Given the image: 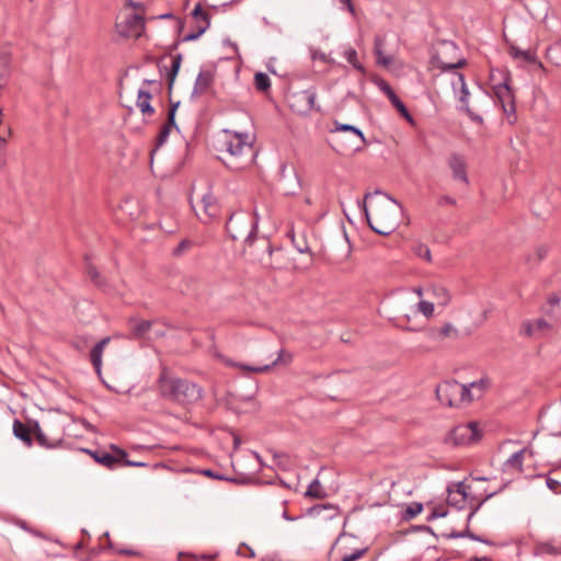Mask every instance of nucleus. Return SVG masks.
<instances>
[{
    "label": "nucleus",
    "instance_id": "nucleus-59",
    "mask_svg": "<svg viewBox=\"0 0 561 561\" xmlns=\"http://www.w3.org/2000/svg\"><path fill=\"white\" fill-rule=\"evenodd\" d=\"M203 473L207 477H211V478H217V479H221L220 476H216L211 470L207 469V470H204Z\"/></svg>",
    "mask_w": 561,
    "mask_h": 561
},
{
    "label": "nucleus",
    "instance_id": "nucleus-44",
    "mask_svg": "<svg viewBox=\"0 0 561 561\" xmlns=\"http://www.w3.org/2000/svg\"><path fill=\"white\" fill-rule=\"evenodd\" d=\"M447 515V511L444 507H435L433 512L427 517V520H434L436 518L445 517Z\"/></svg>",
    "mask_w": 561,
    "mask_h": 561
},
{
    "label": "nucleus",
    "instance_id": "nucleus-57",
    "mask_svg": "<svg viewBox=\"0 0 561 561\" xmlns=\"http://www.w3.org/2000/svg\"><path fill=\"white\" fill-rule=\"evenodd\" d=\"M465 489H466V485H465L463 483H458V484H457V492H458V493H460V494H462V495H463V497L466 496V491H465Z\"/></svg>",
    "mask_w": 561,
    "mask_h": 561
},
{
    "label": "nucleus",
    "instance_id": "nucleus-50",
    "mask_svg": "<svg viewBox=\"0 0 561 561\" xmlns=\"http://www.w3.org/2000/svg\"><path fill=\"white\" fill-rule=\"evenodd\" d=\"M561 301V294L559 293H553L551 294L549 297H548V305L553 308L556 306H558Z\"/></svg>",
    "mask_w": 561,
    "mask_h": 561
},
{
    "label": "nucleus",
    "instance_id": "nucleus-29",
    "mask_svg": "<svg viewBox=\"0 0 561 561\" xmlns=\"http://www.w3.org/2000/svg\"><path fill=\"white\" fill-rule=\"evenodd\" d=\"M151 327H152L151 321H148V320L138 321L131 327L129 337L130 339L145 337L146 334L150 331Z\"/></svg>",
    "mask_w": 561,
    "mask_h": 561
},
{
    "label": "nucleus",
    "instance_id": "nucleus-16",
    "mask_svg": "<svg viewBox=\"0 0 561 561\" xmlns=\"http://www.w3.org/2000/svg\"><path fill=\"white\" fill-rule=\"evenodd\" d=\"M316 98L317 91L314 88H309L299 92L294 93L290 96L291 106H296L297 103L302 104V107L299 108V112H309L316 108Z\"/></svg>",
    "mask_w": 561,
    "mask_h": 561
},
{
    "label": "nucleus",
    "instance_id": "nucleus-53",
    "mask_svg": "<svg viewBox=\"0 0 561 561\" xmlns=\"http://www.w3.org/2000/svg\"><path fill=\"white\" fill-rule=\"evenodd\" d=\"M438 205L445 206V205H456V199L449 195L440 196L438 199Z\"/></svg>",
    "mask_w": 561,
    "mask_h": 561
},
{
    "label": "nucleus",
    "instance_id": "nucleus-28",
    "mask_svg": "<svg viewBox=\"0 0 561 561\" xmlns=\"http://www.w3.org/2000/svg\"><path fill=\"white\" fill-rule=\"evenodd\" d=\"M510 55L514 59H520L527 64H536L537 62V57L534 51L519 49L515 45L510 46Z\"/></svg>",
    "mask_w": 561,
    "mask_h": 561
},
{
    "label": "nucleus",
    "instance_id": "nucleus-38",
    "mask_svg": "<svg viewBox=\"0 0 561 561\" xmlns=\"http://www.w3.org/2000/svg\"><path fill=\"white\" fill-rule=\"evenodd\" d=\"M87 273H88V276L90 277V279L98 286V287H101L103 288L105 286V280L103 279V277L100 275V273L98 272L96 267L91 265V264H88L87 265Z\"/></svg>",
    "mask_w": 561,
    "mask_h": 561
},
{
    "label": "nucleus",
    "instance_id": "nucleus-30",
    "mask_svg": "<svg viewBox=\"0 0 561 561\" xmlns=\"http://www.w3.org/2000/svg\"><path fill=\"white\" fill-rule=\"evenodd\" d=\"M490 385V380L488 378H481L479 380L472 381L469 385H466L470 388V392L473 394V400L480 398L486 388Z\"/></svg>",
    "mask_w": 561,
    "mask_h": 561
},
{
    "label": "nucleus",
    "instance_id": "nucleus-33",
    "mask_svg": "<svg viewBox=\"0 0 561 561\" xmlns=\"http://www.w3.org/2000/svg\"><path fill=\"white\" fill-rule=\"evenodd\" d=\"M345 59L356 69L358 70L359 72H365V68L364 66L358 61V58H357V51L352 48V47H348L344 50L343 53Z\"/></svg>",
    "mask_w": 561,
    "mask_h": 561
},
{
    "label": "nucleus",
    "instance_id": "nucleus-23",
    "mask_svg": "<svg viewBox=\"0 0 561 561\" xmlns=\"http://www.w3.org/2000/svg\"><path fill=\"white\" fill-rule=\"evenodd\" d=\"M150 100V92L144 88H140L138 91L137 107L142 114L152 115L154 113V108L151 106Z\"/></svg>",
    "mask_w": 561,
    "mask_h": 561
},
{
    "label": "nucleus",
    "instance_id": "nucleus-54",
    "mask_svg": "<svg viewBox=\"0 0 561 561\" xmlns=\"http://www.w3.org/2000/svg\"><path fill=\"white\" fill-rule=\"evenodd\" d=\"M523 328H524L525 333L527 335H533V334L536 333V329H535L534 322H526V323H524Z\"/></svg>",
    "mask_w": 561,
    "mask_h": 561
},
{
    "label": "nucleus",
    "instance_id": "nucleus-17",
    "mask_svg": "<svg viewBox=\"0 0 561 561\" xmlns=\"http://www.w3.org/2000/svg\"><path fill=\"white\" fill-rule=\"evenodd\" d=\"M214 73L210 70H202L198 72L192 91V98L205 94L211 87Z\"/></svg>",
    "mask_w": 561,
    "mask_h": 561
},
{
    "label": "nucleus",
    "instance_id": "nucleus-35",
    "mask_svg": "<svg viewBox=\"0 0 561 561\" xmlns=\"http://www.w3.org/2000/svg\"><path fill=\"white\" fill-rule=\"evenodd\" d=\"M254 85L256 90L265 92L271 88L270 77L264 72H257L254 76Z\"/></svg>",
    "mask_w": 561,
    "mask_h": 561
},
{
    "label": "nucleus",
    "instance_id": "nucleus-10",
    "mask_svg": "<svg viewBox=\"0 0 561 561\" xmlns=\"http://www.w3.org/2000/svg\"><path fill=\"white\" fill-rule=\"evenodd\" d=\"M192 20L194 23V30L183 36L182 42H192L199 38L210 26V18L201 5L197 3L192 11Z\"/></svg>",
    "mask_w": 561,
    "mask_h": 561
},
{
    "label": "nucleus",
    "instance_id": "nucleus-27",
    "mask_svg": "<svg viewBox=\"0 0 561 561\" xmlns=\"http://www.w3.org/2000/svg\"><path fill=\"white\" fill-rule=\"evenodd\" d=\"M182 64V55L178 54L172 58V65L167 71L169 92H171Z\"/></svg>",
    "mask_w": 561,
    "mask_h": 561
},
{
    "label": "nucleus",
    "instance_id": "nucleus-5",
    "mask_svg": "<svg viewBox=\"0 0 561 561\" xmlns=\"http://www.w3.org/2000/svg\"><path fill=\"white\" fill-rule=\"evenodd\" d=\"M226 229L232 240L244 238V241L250 244L256 232V222L248 214H232L226 224Z\"/></svg>",
    "mask_w": 561,
    "mask_h": 561
},
{
    "label": "nucleus",
    "instance_id": "nucleus-39",
    "mask_svg": "<svg viewBox=\"0 0 561 561\" xmlns=\"http://www.w3.org/2000/svg\"><path fill=\"white\" fill-rule=\"evenodd\" d=\"M275 465L282 470H289L291 468L290 457L286 454L274 455Z\"/></svg>",
    "mask_w": 561,
    "mask_h": 561
},
{
    "label": "nucleus",
    "instance_id": "nucleus-47",
    "mask_svg": "<svg viewBox=\"0 0 561 561\" xmlns=\"http://www.w3.org/2000/svg\"><path fill=\"white\" fill-rule=\"evenodd\" d=\"M450 537H453V538L469 537L470 539L476 540V541L486 542V540H483L479 536H477L472 533H469V531L451 534Z\"/></svg>",
    "mask_w": 561,
    "mask_h": 561
},
{
    "label": "nucleus",
    "instance_id": "nucleus-11",
    "mask_svg": "<svg viewBox=\"0 0 561 561\" xmlns=\"http://www.w3.org/2000/svg\"><path fill=\"white\" fill-rule=\"evenodd\" d=\"M458 47L453 42H443L442 50H438L434 57L435 65L442 71L455 70L463 67L466 65V60L463 58H459L456 61H448L445 58V53H456Z\"/></svg>",
    "mask_w": 561,
    "mask_h": 561
},
{
    "label": "nucleus",
    "instance_id": "nucleus-1",
    "mask_svg": "<svg viewBox=\"0 0 561 561\" xmlns=\"http://www.w3.org/2000/svg\"><path fill=\"white\" fill-rule=\"evenodd\" d=\"M371 230L381 236H389L398 227L402 206L390 195L376 190L365 194L359 204Z\"/></svg>",
    "mask_w": 561,
    "mask_h": 561
},
{
    "label": "nucleus",
    "instance_id": "nucleus-62",
    "mask_svg": "<svg viewBox=\"0 0 561 561\" xmlns=\"http://www.w3.org/2000/svg\"><path fill=\"white\" fill-rule=\"evenodd\" d=\"M409 123L411 124H414V119L413 117L411 116V114L409 113V111L407 110V114H401Z\"/></svg>",
    "mask_w": 561,
    "mask_h": 561
},
{
    "label": "nucleus",
    "instance_id": "nucleus-8",
    "mask_svg": "<svg viewBox=\"0 0 561 561\" xmlns=\"http://www.w3.org/2000/svg\"><path fill=\"white\" fill-rule=\"evenodd\" d=\"M112 453L106 450H90L84 449L98 463L107 469H115L121 466L123 459L127 457V453L116 445H111Z\"/></svg>",
    "mask_w": 561,
    "mask_h": 561
},
{
    "label": "nucleus",
    "instance_id": "nucleus-56",
    "mask_svg": "<svg viewBox=\"0 0 561 561\" xmlns=\"http://www.w3.org/2000/svg\"><path fill=\"white\" fill-rule=\"evenodd\" d=\"M342 4H345L350 12H354V7L352 4V0H340Z\"/></svg>",
    "mask_w": 561,
    "mask_h": 561
},
{
    "label": "nucleus",
    "instance_id": "nucleus-58",
    "mask_svg": "<svg viewBox=\"0 0 561 561\" xmlns=\"http://www.w3.org/2000/svg\"><path fill=\"white\" fill-rule=\"evenodd\" d=\"M469 561H492V560L488 557H472L469 559Z\"/></svg>",
    "mask_w": 561,
    "mask_h": 561
},
{
    "label": "nucleus",
    "instance_id": "nucleus-25",
    "mask_svg": "<svg viewBox=\"0 0 561 561\" xmlns=\"http://www.w3.org/2000/svg\"><path fill=\"white\" fill-rule=\"evenodd\" d=\"M526 451H527V449L523 448V449L514 453L513 455H511L507 458V460L504 462L505 470L515 469V470L522 472L523 471V462H524Z\"/></svg>",
    "mask_w": 561,
    "mask_h": 561
},
{
    "label": "nucleus",
    "instance_id": "nucleus-26",
    "mask_svg": "<svg viewBox=\"0 0 561 561\" xmlns=\"http://www.w3.org/2000/svg\"><path fill=\"white\" fill-rule=\"evenodd\" d=\"M182 64V55L178 54L172 58V65L167 71L169 92H171Z\"/></svg>",
    "mask_w": 561,
    "mask_h": 561
},
{
    "label": "nucleus",
    "instance_id": "nucleus-7",
    "mask_svg": "<svg viewBox=\"0 0 561 561\" xmlns=\"http://www.w3.org/2000/svg\"><path fill=\"white\" fill-rule=\"evenodd\" d=\"M482 434L477 422L455 426L445 437V443L453 446H468L480 440Z\"/></svg>",
    "mask_w": 561,
    "mask_h": 561
},
{
    "label": "nucleus",
    "instance_id": "nucleus-12",
    "mask_svg": "<svg viewBox=\"0 0 561 561\" xmlns=\"http://www.w3.org/2000/svg\"><path fill=\"white\" fill-rule=\"evenodd\" d=\"M455 93L459 90L458 100L462 103V110L469 115V117L477 123H482V117L474 112L468 105L469 90L467 88L465 77L461 73H456L455 79L451 81Z\"/></svg>",
    "mask_w": 561,
    "mask_h": 561
},
{
    "label": "nucleus",
    "instance_id": "nucleus-19",
    "mask_svg": "<svg viewBox=\"0 0 561 561\" xmlns=\"http://www.w3.org/2000/svg\"><path fill=\"white\" fill-rule=\"evenodd\" d=\"M33 435L35 436L37 444L47 449L58 448L64 443L62 438H48L37 422H35L33 426Z\"/></svg>",
    "mask_w": 561,
    "mask_h": 561
},
{
    "label": "nucleus",
    "instance_id": "nucleus-43",
    "mask_svg": "<svg viewBox=\"0 0 561 561\" xmlns=\"http://www.w3.org/2000/svg\"><path fill=\"white\" fill-rule=\"evenodd\" d=\"M379 88L387 95L389 101H391L393 98L398 96L396 94V92L392 90V88L386 81H381L379 83Z\"/></svg>",
    "mask_w": 561,
    "mask_h": 561
},
{
    "label": "nucleus",
    "instance_id": "nucleus-49",
    "mask_svg": "<svg viewBox=\"0 0 561 561\" xmlns=\"http://www.w3.org/2000/svg\"><path fill=\"white\" fill-rule=\"evenodd\" d=\"M536 332L543 331L550 328V324L545 319H537L534 321Z\"/></svg>",
    "mask_w": 561,
    "mask_h": 561
},
{
    "label": "nucleus",
    "instance_id": "nucleus-18",
    "mask_svg": "<svg viewBox=\"0 0 561 561\" xmlns=\"http://www.w3.org/2000/svg\"><path fill=\"white\" fill-rule=\"evenodd\" d=\"M550 247L546 243L537 244L525 254V263L530 267H537L549 254Z\"/></svg>",
    "mask_w": 561,
    "mask_h": 561
},
{
    "label": "nucleus",
    "instance_id": "nucleus-63",
    "mask_svg": "<svg viewBox=\"0 0 561 561\" xmlns=\"http://www.w3.org/2000/svg\"><path fill=\"white\" fill-rule=\"evenodd\" d=\"M0 129L7 134V129H10L7 125L2 124V115L0 116Z\"/></svg>",
    "mask_w": 561,
    "mask_h": 561
},
{
    "label": "nucleus",
    "instance_id": "nucleus-46",
    "mask_svg": "<svg viewBox=\"0 0 561 561\" xmlns=\"http://www.w3.org/2000/svg\"><path fill=\"white\" fill-rule=\"evenodd\" d=\"M390 102L400 114H407L408 108L399 96L393 98Z\"/></svg>",
    "mask_w": 561,
    "mask_h": 561
},
{
    "label": "nucleus",
    "instance_id": "nucleus-13",
    "mask_svg": "<svg viewBox=\"0 0 561 561\" xmlns=\"http://www.w3.org/2000/svg\"><path fill=\"white\" fill-rule=\"evenodd\" d=\"M496 102L501 105L505 114L515 113V101L513 92L507 83V79L500 84L493 87Z\"/></svg>",
    "mask_w": 561,
    "mask_h": 561
},
{
    "label": "nucleus",
    "instance_id": "nucleus-52",
    "mask_svg": "<svg viewBox=\"0 0 561 561\" xmlns=\"http://www.w3.org/2000/svg\"><path fill=\"white\" fill-rule=\"evenodd\" d=\"M121 466H127V467H147L148 463L144 462V461H133V460H129L127 459V457L125 459H123Z\"/></svg>",
    "mask_w": 561,
    "mask_h": 561
},
{
    "label": "nucleus",
    "instance_id": "nucleus-42",
    "mask_svg": "<svg viewBox=\"0 0 561 561\" xmlns=\"http://www.w3.org/2000/svg\"><path fill=\"white\" fill-rule=\"evenodd\" d=\"M414 252L417 256L424 259L425 261L430 262L431 261V250L430 248L426 245V244H417L415 248H414Z\"/></svg>",
    "mask_w": 561,
    "mask_h": 561
},
{
    "label": "nucleus",
    "instance_id": "nucleus-51",
    "mask_svg": "<svg viewBox=\"0 0 561 561\" xmlns=\"http://www.w3.org/2000/svg\"><path fill=\"white\" fill-rule=\"evenodd\" d=\"M163 126H169V129L171 130L172 127L178 128L175 124V115H174V108H170L168 113V121Z\"/></svg>",
    "mask_w": 561,
    "mask_h": 561
},
{
    "label": "nucleus",
    "instance_id": "nucleus-24",
    "mask_svg": "<svg viewBox=\"0 0 561 561\" xmlns=\"http://www.w3.org/2000/svg\"><path fill=\"white\" fill-rule=\"evenodd\" d=\"M460 337L459 330L451 323L447 322L444 323L439 329L435 332V339L436 340H458Z\"/></svg>",
    "mask_w": 561,
    "mask_h": 561
},
{
    "label": "nucleus",
    "instance_id": "nucleus-40",
    "mask_svg": "<svg viewBox=\"0 0 561 561\" xmlns=\"http://www.w3.org/2000/svg\"><path fill=\"white\" fill-rule=\"evenodd\" d=\"M416 311L422 312L426 318H430L434 313V304L426 300H421L416 305Z\"/></svg>",
    "mask_w": 561,
    "mask_h": 561
},
{
    "label": "nucleus",
    "instance_id": "nucleus-15",
    "mask_svg": "<svg viewBox=\"0 0 561 561\" xmlns=\"http://www.w3.org/2000/svg\"><path fill=\"white\" fill-rule=\"evenodd\" d=\"M447 163L451 170L454 180L462 182L466 185L469 184L467 175V162L462 154L457 152L451 153Z\"/></svg>",
    "mask_w": 561,
    "mask_h": 561
},
{
    "label": "nucleus",
    "instance_id": "nucleus-60",
    "mask_svg": "<svg viewBox=\"0 0 561 561\" xmlns=\"http://www.w3.org/2000/svg\"><path fill=\"white\" fill-rule=\"evenodd\" d=\"M142 85H160V83H158L156 80H148L146 79L144 82H142Z\"/></svg>",
    "mask_w": 561,
    "mask_h": 561
},
{
    "label": "nucleus",
    "instance_id": "nucleus-4",
    "mask_svg": "<svg viewBox=\"0 0 561 561\" xmlns=\"http://www.w3.org/2000/svg\"><path fill=\"white\" fill-rule=\"evenodd\" d=\"M436 397L442 404L450 408L460 407L463 403L473 401L470 388L456 380L439 383L436 387Z\"/></svg>",
    "mask_w": 561,
    "mask_h": 561
},
{
    "label": "nucleus",
    "instance_id": "nucleus-48",
    "mask_svg": "<svg viewBox=\"0 0 561 561\" xmlns=\"http://www.w3.org/2000/svg\"><path fill=\"white\" fill-rule=\"evenodd\" d=\"M191 242L187 241V240H183L182 242L179 243V245L173 250V254L174 255H181L182 253H184L190 247H191Z\"/></svg>",
    "mask_w": 561,
    "mask_h": 561
},
{
    "label": "nucleus",
    "instance_id": "nucleus-2",
    "mask_svg": "<svg viewBox=\"0 0 561 561\" xmlns=\"http://www.w3.org/2000/svg\"><path fill=\"white\" fill-rule=\"evenodd\" d=\"M158 389L165 400L183 405L196 403L203 397L199 386L187 379L170 376L165 370L159 376Z\"/></svg>",
    "mask_w": 561,
    "mask_h": 561
},
{
    "label": "nucleus",
    "instance_id": "nucleus-3",
    "mask_svg": "<svg viewBox=\"0 0 561 561\" xmlns=\"http://www.w3.org/2000/svg\"><path fill=\"white\" fill-rule=\"evenodd\" d=\"M225 147L231 159L228 163L233 169H243L254 160L255 152L248 134L226 131Z\"/></svg>",
    "mask_w": 561,
    "mask_h": 561
},
{
    "label": "nucleus",
    "instance_id": "nucleus-14",
    "mask_svg": "<svg viewBox=\"0 0 561 561\" xmlns=\"http://www.w3.org/2000/svg\"><path fill=\"white\" fill-rule=\"evenodd\" d=\"M293 360V356L290 353L286 352L285 350H280L279 353H278V356L277 358L270 365H263V366H250V365H245V364H240V363H233V362H229L228 364L230 366H233V367H238L244 371H249V373H266V371H270L272 369V367L276 366L277 364H284V365H288L289 363H291Z\"/></svg>",
    "mask_w": 561,
    "mask_h": 561
},
{
    "label": "nucleus",
    "instance_id": "nucleus-31",
    "mask_svg": "<svg viewBox=\"0 0 561 561\" xmlns=\"http://www.w3.org/2000/svg\"><path fill=\"white\" fill-rule=\"evenodd\" d=\"M431 291L432 295L436 298L438 305L446 306L450 301V295L445 287L433 286Z\"/></svg>",
    "mask_w": 561,
    "mask_h": 561
},
{
    "label": "nucleus",
    "instance_id": "nucleus-61",
    "mask_svg": "<svg viewBox=\"0 0 561 561\" xmlns=\"http://www.w3.org/2000/svg\"><path fill=\"white\" fill-rule=\"evenodd\" d=\"M409 123L411 124H414V119L413 117L411 116V114L409 113V111L407 110V114H401Z\"/></svg>",
    "mask_w": 561,
    "mask_h": 561
},
{
    "label": "nucleus",
    "instance_id": "nucleus-37",
    "mask_svg": "<svg viewBox=\"0 0 561 561\" xmlns=\"http://www.w3.org/2000/svg\"><path fill=\"white\" fill-rule=\"evenodd\" d=\"M423 511V505L421 503H412L409 506L405 507V510L402 513V518L404 520H410L421 514Z\"/></svg>",
    "mask_w": 561,
    "mask_h": 561
},
{
    "label": "nucleus",
    "instance_id": "nucleus-22",
    "mask_svg": "<svg viewBox=\"0 0 561 561\" xmlns=\"http://www.w3.org/2000/svg\"><path fill=\"white\" fill-rule=\"evenodd\" d=\"M201 203H202V207H203L204 215H205L206 219L215 218L218 215L219 207H218L216 198L213 196L211 193L204 194Z\"/></svg>",
    "mask_w": 561,
    "mask_h": 561
},
{
    "label": "nucleus",
    "instance_id": "nucleus-21",
    "mask_svg": "<svg viewBox=\"0 0 561 561\" xmlns=\"http://www.w3.org/2000/svg\"><path fill=\"white\" fill-rule=\"evenodd\" d=\"M13 434L16 438L22 440L27 447L33 445V428H30L20 420H14L13 422Z\"/></svg>",
    "mask_w": 561,
    "mask_h": 561
},
{
    "label": "nucleus",
    "instance_id": "nucleus-55",
    "mask_svg": "<svg viewBox=\"0 0 561 561\" xmlns=\"http://www.w3.org/2000/svg\"><path fill=\"white\" fill-rule=\"evenodd\" d=\"M561 51V41L556 42L550 48H548V55L551 57V55L554 51Z\"/></svg>",
    "mask_w": 561,
    "mask_h": 561
},
{
    "label": "nucleus",
    "instance_id": "nucleus-6",
    "mask_svg": "<svg viewBox=\"0 0 561 561\" xmlns=\"http://www.w3.org/2000/svg\"><path fill=\"white\" fill-rule=\"evenodd\" d=\"M358 543V539L351 535L343 533L335 540L334 547L340 554V561H363L369 551L368 546Z\"/></svg>",
    "mask_w": 561,
    "mask_h": 561
},
{
    "label": "nucleus",
    "instance_id": "nucleus-9",
    "mask_svg": "<svg viewBox=\"0 0 561 561\" xmlns=\"http://www.w3.org/2000/svg\"><path fill=\"white\" fill-rule=\"evenodd\" d=\"M118 34L126 38H138L145 30V20L136 13H128L116 23Z\"/></svg>",
    "mask_w": 561,
    "mask_h": 561
},
{
    "label": "nucleus",
    "instance_id": "nucleus-64",
    "mask_svg": "<svg viewBox=\"0 0 561 561\" xmlns=\"http://www.w3.org/2000/svg\"><path fill=\"white\" fill-rule=\"evenodd\" d=\"M119 553H122V554H127V556H133V554H135V553H134V551H131V550H122V551H119Z\"/></svg>",
    "mask_w": 561,
    "mask_h": 561
},
{
    "label": "nucleus",
    "instance_id": "nucleus-20",
    "mask_svg": "<svg viewBox=\"0 0 561 561\" xmlns=\"http://www.w3.org/2000/svg\"><path fill=\"white\" fill-rule=\"evenodd\" d=\"M110 341H111L110 336L102 339L93 346V348L90 352V360H91L98 375L101 374L103 352H104L105 347L107 346V344L110 343Z\"/></svg>",
    "mask_w": 561,
    "mask_h": 561
},
{
    "label": "nucleus",
    "instance_id": "nucleus-41",
    "mask_svg": "<svg viewBox=\"0 0 561 561\" xmlns=\"http://www.w3.org/2000/svg\"><path fill=\"white\" fill-rule=\"evenodd\" d=\"M170 129H169V126H162L160 133L158 134L157 136V139H156V149H153L151 151V154L154 153V151L161 147L163 144H165V141L168 140L169 138V135H170Z\"/></svg>",
    "mask_w": 561,
    "mask_h": 561
},
{
    "label": "nucleus",
    "instance_id": "nucleus-32",
    "mask_svg": "<svg viewBox=\"0 0 561 561\" xmlns=\"http://www.w3.org/2000/svg\"><path fill=\"white\" fill-rule=\"evenodd\" d=\"M383 39L380 37H376L375 39V54L377 56V61L383 66H388L392 62V58L389 56L382 55Z\"/></svg>",
    "mask_w": 561,
    "mask_h": 561
},
{
    "label": "nucleus",
    "instance_id": "nucleus-36",
    "mask_svg": "<svg viewBox=\"0 0 561 561\" xmlns=\"http://www.w3.org/2000/svg\"><path fill=\"white\" fill-rule=\"evenodd\" d=\"M305 495L314 499H323L325 496V492L323 491L320 482L318 480H313L309 484Z\"/></svg>",
    "mask_w": 561,
    "mask_h": 561
},
{
    "label": "nucleus",
    "instance_id": "nucleus-45",
    "mask_svg": "<svg viewBox=\"0 0 561 561\" xmlns=\"http://www.w3.org/2000/svg\"><path fill=\"white\" fill-rule=\"evenodd\" d=\"M547 486L554 493H561V482L556 480V479H552V478H548L547 479Z\"/></svg>",
    "mask_w": 561,
    "mask_h": 561
},
{
    "label": "nucleus",
    "instance_id": "nucleus-34",
    "mask_svg": "<svg viewBox=\"0 0 561 561\" xmlns=\"http://www.w3.org/2000/svg\"><path fill=\"white\" fill-rule=\"evenodd\" d=\"M334 130L335 131H351L359 140V144H357V146H359L362 144H365V137H364L363 131L359 128H357V127H355L353 125H350V124H336Z\"/></svg>",
    "mask_w": 561,
    "mask_h": 561
}]
</instances>
